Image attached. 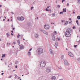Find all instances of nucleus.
Here are the masks:
<instances>
[{"label": "nucleus", "instance_id": "1", "mask_svg": "<svg viewBox=\"0 0 80 80\" xmlns=\"http://www.w3.org/2000/svg\"><path fill=\"white\" fill-rule=\"evenodd\" d=\"M70 32H71V29L69 28L66 31L64 32L65 36L67 37H69L71 35Z\"/></svg>", "mask_w": 80, "mask_h": 80}, {"label": "nucleus", "instance_id": "2", "mask_svg": "<svg viewBox=\"0 0 80 80\" xmlns=\"http://www.w3.org/2000/svg\"><path fill=\"white\" fill-rule=\"evenodd\" d=\"M37 54L38 55L43 53V49L41 48H38L37 51Z\"/></svg>", "mask_w": 80, "mask_h": 80}, {"label": "nucleus", "instance_id": "3", "mask_svg": "<svg viewBox=\"0 0 80 80\" xmlns=\"http://www.w3.org/2000/svg\"><path fill=\"white\" fill-rule=\"evenodd\" d=\"M46 65V62L44 61L41 62H40V65L41 67H44Z\"/></svg>", "mask_w": 80, "mask_h": 80}, {"label": "nucleus", "instance_id": "4", "mask_svg": "<svg viewBox=\"0 0 80 80\" xmlns=\"http://www.w3.org/2000/svg\"><path fill=\"white\" fill-rule=\"evenodd\" d=\"M50 28V26L48 24H46L44 25V28L46 30H48V29H49Z\"/></svg>", "mask_w": 80, "mask_h": 80}, {"label": "nucleus", "instance_id": "5", "mask_svg": "<svg viewBox=\"0 0 80 80\" xmlns=\"http://www.w3.org/2000/svg\"><path fill=\"white\" fill-rule=\"evenodd\" d=\"M40 31H41L42 32V33H43L44 34H45V35H48V32H46L44 30L41 29L40 30Z\"/></svg>", "mask_w": 80, "mask_h": 80}, {"label": "nucleus", "instance_id": "6", "mask_svg": "<svg viewBox=\"0 0 80 80\" xmlns=\"http://www.w3.org/2000/svg\"><path fill=\"white\" fill-rule=\"evenodd\" d=\"M51 68L50 67H48L46 69V72L47 73H50L51 72Z\"/></svg>", "mask_w": 80, "mask_h": 80}, {"label": "nucleus", "instance_id": "7", "mask_svg": "<svg viewBox=\"0 0 80 80\" xmlns=\"http://www.w3.org/2000/svg\"><path fill=\"white\" fill-rule=\"evenodd\" d=\"M64 65H69V63L68 62V61L66 59H64Z\"/></svg>", "mask_w": 80, "mask_h": 80}, {"label": "nucleus", "instance_id": "8", "mask_svg": "<svg viewBox=\"0 0 80 80\" xmlns=\"http://www.w3.org/2000/svg\"><path fill=\"white\" fill-rule=\"evenodd\" d=\"M68 55H69V56L71 57H73V54L72 53V52H68Z\"/></svg>", "mask_w": 80, "mask_h": 80}, {"label": "nucleus", "instance_id": "9", "mask_svg": "<svg viewBox=\"0 0 80 80\" xmlns=\"http://www.w3.org/2000/svg\"><path fill=\"white\" fill-rule=\"evenodd\" d=\"M20 46V48L21 50H23V48H24V46L23 45L21 44L20 45H19Z\"/></svg>", "mask_w": 80, "mask_h": 80}, {"label": "nucleus", "instance_id": "10", "mask_svg": "<svg viewBox=\"0 0 80 80\" xmlns=\"http://www.w3.org/2000/svg\"><path fill=\"white\" fill-rule=\"evenodd\" d=\"M54 46L55 48H57V47H58V42H57V41H56V42H55Z\"/></svg>", "mask_w": 80, "mask_h": 80}, {"label": "nucleus", "instance_id": "11", "mask_svg": "<svg viewBox=\"0 0 80 80\" xmlns=\"http://www.w3.org/2000/svg\"><path fill=\"white\" fill-rule=\"evenodd\" d=\"M50 53L52 55H54V53H53V51L51 49H50Z\"/></svg>", "mask_w": 80, "mask_h": 80}, {"label": "nucleus", "instance_id": "12", "mask_svg": "<svg viewBox=\"0 0 80 80\" xmlns=\"http://www.w3.org/2000/svg\"><path fill=\"white\" fill-rule=\"evenodd\" d=\"M52 38L53 40L54 41H55V36H54V34L53 35H52Z\"/></svg>", "mask_w": 80, "mask_h": 80}, {"label": "nucleus", "instance_id": "13", "mask_svg": "<svg viewBox=\"0 0 80 80\" xmlns=\"http://www.w3.org/2000/svg\"><path fill=\"white\" fill-rule=\"evenodd\" d=\"M51 80H55L56 79V77L55 76H53L51 78Z\"/></svg>", "mask_w": 80, "mask_h": 80}, {"label": "nucleus", "instance_id": "14", "mask_svg": "<svg viewBox=\"0 0 80 80\" xmlns=\"http://www.w3.org/2000/svg\"><path fill=\"white\" fill-rule=\"evenodd\" d=\"M24 19H25V18L24 17H21L20 21H23L24 20Z\"/></svg>", "mask_w": 80, "mask_h": 80}, {"label": "nucleus", "instance_id": "15", "mask_svg": "<svg viewBox=\"0 0 80 80\" xmlns=\"http://www.w3.org/2000/svg\"><path fill=\"white\" fill-rule=\"evenodd\" d=\"M6 35H7V37H10V34L9 32H8L6 34Z\"/></svg>", "mask_w": 80, "mask_h": 80}, {"label": "nucleus", "instance_id": "16", "mask_svg": "<svg viewBox=\"0 0 80 80\" xmlns=\"http://www.w3.org/2000/svg\"><path fill=\"white\" fill-rule=\"evenodd\" d=\"M35 37L36 38H38V34H35Z\"/></svg>", "mask_w": 80, "mask_h": 80}, {"label": "nucleus", "instance_id": "17", "mask_svg": "<svg viewBox=\"0 0 80 80\" xmlns=\"http://www.w3.org/2000/svg\"><path fill=\"white\" fill-rule=\"evenodd\" d=\"M67 10V8H63V12H66L67 11H66V10Z\"/></svg>", "mask_w": 80, "mask_h": 80}, {"label": "nucleus", "instance_id": "18", "mask_svg": "<svg viewBox=\"0 0 80 80\" xmlns=\"http://www.w3.org/2000/svg\"><path fill=\"white\" fill-rule=\"evenodd\" d=\"M18 78V76L16 74H15L14 78Z\"/></svg>", "mask_w": 80, "mask_h": 80}, {"label": "nucleus", "instance_id": "19", "mask_svg": "<svg viewBox=\"0 0 80 80\" xmlns=\"http://www.w3.org/2000/svg\"><path fill=\"white\" fill-rule=\"evenodd\" d=\"M28 56H30V55H31V53H30V51H29L28 52Z\"/></svg>", "mask_w": 80, "mask_h": 80}, {"label": "nucleus", "instance_id": "20", "mask_svg": "<svg viewBox=\"0 0 80 80\" xmlns=\"http://www.w3.org/2000/svg\"><path fill=\"white\" fill-rule=\"evenodd\" d=\"M5 55H6V54H2V58H3V57H5Z\"/></svg>", "mask_w": 80, "mask_h": 80}, {"label": "nucleus", "instance_id": "21", "mask_svg": "<svg viewBox=\"0 0 80 80\" xmlns=\"http://www.w3.org/2000/svg\"><path fill=\"white\" fill-rule=\"evenodd\" d=\"M20 19H21V17H18L17 18V19L18 20H19L20 21Z\"/></svg>", "mask_w": 80, "mask_h": 80}, {"label": "nucleus", "instance_id": "22", "mask_svg": "<svg viewBox=\"0 0 80 80\" xmlns=\"http://www.w3.org/2000/svg\"><path fill=\"white\" fill-rule=\"evenodd\" d=\"M77 18H78V20H80V16H78L77 17Z\"/></svg>", "mask_w": 80, "mask_h": 80}, {"label": "nucleus", "instance_id": "23", "mask_svg": "<svg viewBox=\"0 0 80 80\" xmlns=\"http://www.w3.org/2000/svg\"><path fill=\"white\" fill-rule=\"evenodd\" d=\"M68 21H67L64 24V25H67L68 24Z\"/></svg>", "mask_w": 80, "mask_h": 80}, {"label": "nucleus", "instance_id": "24", "mask_svg": "<svg viewBox=\"0 0 80 80\" xmlns=\"http://www.w3.org/2000/svg\"><path fill=\"white\" fill-rule=\"evenodd\" d=\"M64 58V55H62L61 56V59H63V58Z\"/></svg>", "mask_w": 80, "mask_h": 80}, {"label": "nucleus", "instance_id": "25", "mask_svg": "<svg viewBox=\"0 0 80 80\" xmlns=\"http://www.w3.org/2000/svg\"><path fill=\"white\" fill-rule=\"evenodd\" d=\"M78 3V4H80V0H78V2H77Z\"/></svg>", "mask_w": 80, "mask_h": 80}, {"label": "nucleus", "instance_id": "26", "mask_svg": "<svg viewBox=\"0 0 80 80\" xmlns=\"http://www.w3.org/2000/svg\"><path fill=\"white\" fill-rule=\"evenodd\" d=\"M17 42H18L17 43H18V45H20V40H18L17 41Z\"/></svg>", "mask_w": 80, "mask_h": 80}, {"label": "nucleus", "instance_id": "27", "mask_svg": "<svg viewBox=\"0 0 80 80\" xmlns=\"http://www.w3.org/2000/svg\"><path fill=\"white\" fill-rule=\"evenodd\" d=\"M52 16H53L54 17L55 16V14L54 13H52Z\"/></svg>", "mask_w": 80, "mask_h": 80}, {"label": "nucleus", "instance_id": "28", "mask_svg": "<svg viewBox=\"0 0 80 80\" xmlns=\"http://www.w3.org/2000/svg\"><path fill=\"white\" fill-rule=\"evenodd\" d=\"M18 61H16L15 62V64H16V65L18 64Z\"/></svg>", "mask_w": 80, "mask_h": 80}, {"label": "nucleus", "instance_id": "29", "mask_svg": "<svg viewBox=\"0 0 80 80\" xmlns=\"http://www.w3.org/2000/svg\"><path fill=\"white\" fill-rule=\"evenodd\" d=\"M58 68L60 70H62V67H58Z\"/></svg>", "mask_w": 80, "mask_h": 80}, {"label": "nucleus", "instance_id": "30", "mask_svg": "<svg viewBox=\"0 0 80 80\" xmlns=\"http://www.w3.org/2000/svg\"><path fill=\"white\" fill-rule=\"evenodd\" d=\"M59 13H60V14H63V12H60Z\"/></svg>", "mask_w": 80, "mask_h": 80}, {"label": "nucleus", "instance_id": "31", "mask_svg": "<svg viewBox=\"0 0 80 80\" xmlns=\"http://www.w3.org/2000/svg\"><path fill=\"white\" fill-rule=\"evenodd\" d=\"M76 22L77 25H78V20H77L76 21Z\"/></svg>", "mask_w": 80, "mask_h": 80}, {"label": "nucleus", "instance_id": "32", "mask_svg": "<svg viewBox=\"0 0 80 80\" xmlns=\"http://www.w3.org/2000/svg\"><path fill=\"white\" fill-rule=\"evenodd\" d=\"M54 33L55 34V35H56L57 34V31H55L54 32Z\"/></svg>", "mask_w": 80, "mask_h": 80}, {"label": "nucleus", "instance_id": "33", "mask_svg": "<svg viewBox=\"0 0 80 80\" xmlns=\"http://www.w3.org/2000/svg\"><path fill=\"white\" fill-rule=\"evenodd\" d=\"M57 38L58 41H60V39L59 38Z\"/></svg>", "mask_w": 80, "mask_h": 80}, {"label": "nucleus", "instance_id": "34", "mask_svg": "<svg viewBox=\"0 0 80 80\" xmlns=\"http://www.w3.org/2000/svg\"><path fill=\"white\" fill-rule=\"evenodd\" d=\"M78 61L79 62H80V58H79L78 59Z\"/></svg>", "mask_w": 80, "mask_h": 80}, {"label": "nucleus", "instance_id": "35", "mask_svg": "<svg viewBox=\"0 0 80 80\" xmlns=\"http://www.w3.org/2000/svg\"><path fill=\"white\" fill-rule=\"evenodd\" d=\"M58 8H60V5H58Z\"/></svg>", "mask_w": 80, "mask_h": 80}, {"label": "nucleus", "instance_id": "36", "mask_svg": "<svg viewBox=\"0 0 80 80\" xmlns=\"http://www.w3.org/2000/svg\"><path fill=\"white\" fill-rule=\"evenodd\" d=\"M7 45H11V44L10 43H8Z\"/></svg>", "mask_w": 80, "mask_h": 80}, {"label": "nucleus", "instance_id": "37", "mask_svg": "<svg viewBox=\"0 0 80 80\" xmlns=\"http://www.w3.org/2000/svg\"><path fill=\"white\" fill-rule=\"evenodd\" d=\"M16 43H15V42H13V43H12V44H13V45H15V44H16Z\"/></svg>", "mask_w": 80, "mask_h": 80}, {"label": "nucleus", "instance_id": "38", "mask_svg": "<svg viewBox=\"0 0 80 80\" xmlns=\"http://www.w3.org/2000/svg\"><path fill=\"white\" fill-rule=\"evenodd\" d=\"M19 36H20V34H18V38H19Z\"/></svg>", "mask_w": 80, "mask_h": 80}, {"label": "nucleus", "instance_id": "39", "mask_svg": "<svg viewBox=\"0 0 80 80\" xmlns=\"http://www.w3.org/2000/svg\"><path fill=\"white\" fill-rule=\"evenodd\" d=\"M20 37H23V35H21L20 36Z\"/></svg>", "mask_w": 80, "mask_h": 80}, {"label": "nucleus", "instance_id": "40", "mask_svg": "<svg viewBox=\"0 0 80 80\" xmlns=\"http://www.w3.org/2000/svg\"><path fill=\"white\" fill-rule=\"evenodd\" d=\"M33 7H32L31 8V10H33Z\"/></svg>", "mask_w": 80, "mask_h": 80}, {"label": "nucleus", "instance_id": "41", "mask_svg": "<svg viewBox=\"0 0 80 80\" xmlns=\"http://www.w3.org/2000/svg\"><path fill=\"white\" fill-rule=\"evenodd\" d=\"M64 1H65V0H62V3H63V2H64Z\"/></svg>", "mask_w": 80, "mask_h": 80}, {"label": "nucleus", "instance_id": "42", "mask_svg": "<svg viewBox=\"0 0 80 80\" xmlns=\"http://www.w3.org/2000/svg\"><path fill=\"white\" fill-rule=\"evenodd\" d=\"M18 53V51H17L15 52L16 54H17V53Z\"/></svg>", "mask_w": 80, "mask_h": 80}, {"label": "nucleus", "instance_id": "43", "mask_svg": "<svg viewBox=\"0 0 80 80\" xmlns=\"http://www.w3.org/2000/svg\"><path fill=\"white\" fill-rule=\"evenodd\" d=\"M32 48H30L29 49V52H30V51H31V50H32Z\"/></svg>", "mask_w": 80, "mask_h": 80}, {"label": "nucleus", "instance_id": "44", "mask_svg": "<svg viewBox=\"0 0 80 80\" xmlns=\"http://www.w3.org/2000/svg\"><path fill=\"white\" fill-rule=\"evenodd\" d=\"M67 6H69V3H68L67 4Z\"/></svg>", "mask_w": 80, "mask_h": 80}, {"label": "nucleus", "instance_id": "45", "mask_svg": "<svg viewBox=\"0 0 80 80\" xmlns=\"http://www.w3.org/2000/svg\"><path fill=\"white\" fill-rule=\"evenodd\" d=\"M65 20H64L63 21V20H62L61 21V22H65Z\"/></svg>", "mask_w": 80, "mask_h": 80}, {"label": "nucleus", "instance_id": "46", "mask_svg": "<svg viewBox=\"0 0 80 80\" xmlns=\"http://www.w3.org/2000/svg\"><path fill=\"white\" fill-rule=\"evenodd\" d=\"M45 10H46L47 12H48V9L47 8H46V9H45Z\"/></svg>", "mask_w": 80, "mask_h": 80}, {"label": "nucleus", "instance_id": "47", "mask_svg": "<svg viewBox=\"0 0 80 80\" xmlns=\"http://www.w3.org/2000/svg\"><path fill=\"white\" fill-rule=\"evenodd\" d=\"M73 29H74L75 28V26H73V27H72Z\"/></svg>", "mask_w": 80, "mask_h": 80}, {"label": "nucleus", "instance_id": "48", "mask_svg": "<svg viewBox=\"0 0 80 80\" xmlns=\"http://www.w3.org/2000/svg\"><path fill=\"white\" fill-rule=\"evenodd\" d=\"M11 27L12 28H13V24H12Z\"/></svg>", "mask_w": 80, "mask_h": 80}, {"label": "nucleus", "instance_id": "49", "mask_svg": "<svg viewBox=\"0 0 80 80\" xmlns=\"http://www.w3.org/2000/svg\"><path fill=\"white\" fill-rule=\"evenodd\" d=\"M10 65H12V62H11V63H10Z\"/></svg>", "mask_w": 80, "mask_h": 80}, {"label": "nucleus", "instance_id": "50", "mask_svg": "<svg viewBox=\"0 0 80 80\" xmlns=\"http://www.w3.org/2000/svg\"><path fill=\"white\" fill-rule=\"evenodd\" d=\"M77 45H74V47H75V48L77 47Z\"/></svg>", "mask_w": 80, "mask_h": 80}, {"label": "nucleus", "instance_id": "51", "mask_svg": "<svg viewBox=\"0 0 80 80\" xmlns=\"http://www.w3.org/2000/svg\"><path fill=\"white\" fill-rule=\"evenodd\" d=\"M12 30H15V28H12Z\"/></svg>", "mask_w": 80, "mask_h": 80}, {"label": "nucleus", "instance_id": "52", "mask_svg": "<svg viewBox=\"0 0 80 80\" xmlns=\"http://www.w3.org/2000/svg\"><path fill=\"white\" fill-rule=\"evenodd\" d=\"M11 77H12V76H9V78H11Z\"/></svg>", "mask_w": 80, "mask_h": 80}, {"label": "nucleus", "instance_id": "53", "mask_svg": "<svg viewBox=\"0 0 80 80\" xmlns=\"http://www.w3.org/2000/svg\"><path fill=\"white\" fill-rule=\"evenodd\" d=\"M11 32H12V33H13V30H12Z\"/></svg>", "mask_w": 80, "mask_h": 80}, {"label": "nucleus", "instance_id": "54", "mask_svg": "<svg viewBox=\"0 0 80 80\" xmlns=\"http://www.w3.org/2000/svg\"><path fill=\"white\" fill-rule=\"evenodd\" d=\"M78 42V43H80V40H79Z\"/></svg>", "mask_w": 80, "mask_h": 80}, {"label": "nucleus", "instance_id": "55", "mask_svg": "<svg viewBox=\"0 0 80 80\" xmlns=\"http://www.w3.org/2000/svg\"><path fill=\"white\" fill-rule=\"evenodd\" d=\"M11 13H12V15H13V14H14V13H13V12H11Z\"/></svg>", "mask_w": 80, "mask_h": 80}, {"label": "nucleus", "instance_id": "56", "mask_svg": "<svg viewBox=\"0 0 80 80\" xmlns=\"http://www.w3.org/2000/svg\"><path fill=\"white\" fill-rule=\"evenodd\" d=\"M51 24H54V23H53H53L51 22Z\"/></svg>", "mask_w": 80, "mask_h": 80}, {"label": "nucleus", "instance_id": "57", "mask_svg": "<svg viewBox=\"0 0 80 80\" xmlns=\"http://www.w3.org/2000/svg\"><path fill=\"white\" fill-rule=\"evenodd\" d=\"M48 11H49V12H50V11H51V9L49 10Z\"/></svg>", "mask_w": 80, "mask_h": 80}, {"label": "nucleus", "instance_id": "58", "mask_svg": "<svg viewBox=\"0 0 80 80\" xmlns=\"http://www.w3.org/2000/svg\"><path fill=\"white\" fill-rule=\"evenodd\" d=\"M38 74H40V71H38Z\"/></svg>", "mask_w": 80, "mask_h": 80}, {"label": "nucleus", "instance_id": "59", "mask_svg": "<svg viewBox=\"0 0 80 80\" xmlns=\"http://www.w3.org/2000/svg\"><path fill=\"white\" fill-rule=\"evenodd\" d=\"M49 7H50V6H48V7H47V8H49Z\"/></svg>", "mask_w": 80, "mask_h": 80}, {"label": "nucleus", "instance_id": "60", "mask_svg": "<svg viewBox=\"0 0 80 80\" xmlns=\"http://www.w3.org/2000/svg\"><path fill=\"white\" fill-rule=\"evenodd\" d=\"M11 35H12V36H13V33H11Z\"/></svg>", "mask_w": 80, "mask_h": 80}, {"label": "nucleus", "instance_id": "61", "mask_svg": "<svg viewBox=\"0 0 80 80\" xmlns=\"http://www.w3.org/2000/svg\"><path fill=\"white\" fill-rule=\"evenodd\" d=\"M4 74V73H2L1 74L2 75H3Z\"/></svg>", "mask_w": 80, "mask_h": 80}, {"label": "nucleus", "instance_id": "62", "mask_svg": "<svg viewBox=\"0 0 80 80\" xmlns=\"http://www.w3.org/2000/svg\"><path fill=\"white\" fill-rule=\"evenodd\" d=\"M20 79V78L18 77V79Z\"/></svg>", "mask_w": 80, "mask_h": 80}, {"label": "nucleus", "instance_id": "63", "mask_svg": "<svg viewBox=\"0 0 80 80\" xmlns=\"http://www.w3.org/2000/svg\"><path fill=\"white\" fill-rule=\"evenodd\" d=\"M17 67H18L17 66H16L15 67L16 68H17Z\"/></svg>", "mask_w": 80, "mask_h": 80}, {"label": "nucleus", "instance_id": "64", "mask_svg": "<svg viewBox=\"0 0 80 80\" xmlns=\"http://www.w3.org/2000/svg\"><path fill=\"white\" fill-rule=\"evenodd\" d=\"M72 20V19H71V18H70L69 20Z\"/></svg>", "mask_w": 80, "mask_h": 80}]
</instances>
